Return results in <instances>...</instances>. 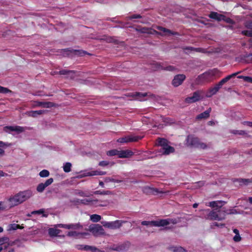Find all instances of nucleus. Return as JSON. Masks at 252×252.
<instances>
[{
  "label": "nucleus",
  "instance_id": "obj_1",
  "mask_svg": "<svg viewBox=\"0 0 252 252\" xmlns=\"http://www.w3.org/2000/svg\"><path fill=\"white\" fill-rule=\"evenodd\" d=\"M200 217L209 220H221L225 218V210L222 209H214L210 211L209 209L202 210Z\"/></svg>",
  "mask_w": 252,
  "mask_h": 252
},
{
  "label": "nucleus",
  "instance_id": "obj_2",
  "mask_svg": "<svg viewBox=\"0 0 252 252\" xmlns=\"http://www.w3.org/2000/svg\"><path fill=\"white\" fill-rule=\"evenodd\" d=\"M33 195V191L27 189L16 194L9 199L10 207H14L22 203Z\"/></svg>",
  "mask_w": 252,
  "mask_h": 252
},
{
  "label": "nucleus",
  "instance_id": "obj_3",
  "mask_svg": "<svg viewBox=\"0 0 252 252\" xmlns=\"http://www.w3.org/2000/svg\"><path fill=\"white\" fill-rule=\"evenodd\" d=\"M179 221L176 219H167L164 220H160L156 221H143L141 224L143 225L150 226H164L169 224H176Z\"/></svg>",
  "mask_w": 252,
  "mask_h": 252
},
{
  "label": "nucleus",
  "instance_id": "obj_4",
  "mask_svg": "<svg viewBox=\"0 0 252 252\" xmlns=\"http://www.w3.org/2000/svg\"><path fill=\"white\" fill-rule=\"evenodd\" d=\"M56 227L64 228L67 229L79 230L82 228V226L79 223H71L68 224H58L56 225ZM86 233H79L76 231H70L67 233V235L69 237H78L79 235H87Z\"/></svg>",
  "mask_w": 252,
  "mask_h": 252
},
{
  "label": "nucleus",
  "instance_id": "obj_5",
  "mask_svg": "<svg viewBox=\"0 0 252 252\" xmlns=\"http://www.w3.org/2000/svg\"><path fill=\"white\" fill-rule=\"evenodd\" d=\"M187 145L189 146H193L200 149H205L207 148V145L200 142L199 139L192 135L188 136L186 139Z\"/></svg>",
  "mask_w": 252,
  "mask_h": 252
},
{
  "label": "nucleus",
  "instance_id": "obj_6",
  "mask_svg": "<svg viewBox=\"0 0 252 252\" xmlns=\"http://www.w3.org/2000/svg\"><path fill=\"white\" fill-rule=\"evenodd\" d=\"M3 130L5 132L15 135L23 132L25 128L19 126H10L3 127Z\"/></svg>",
  "mask_w": 252,
  "mask_h": 252
},
{
  "label": "nucleus",
  "instance_id": "obj_7",
  "mask_svg": "<svg viewBox=\"0 0 252 252\" xmlns=\"http://www.w3.org/2000/svg\"><path fill=\"white\" fill-rule=\"evenodd\" d=\"M125 221L121 220H116L113 221H101V224L103 226L110 229H117L120 228Z\"/></svg>",
  "mask_w": 252,
  "mask_h": 252
},
{
  "label": "nucleus",
  "instance_id": "obj_8",
  "mask_svg": "<svg viewBox=\"0 0 252 252\" xmlns=\"http://www.w3.org/2000/svg\"><path fill=\"white\" fill-rule=\"evenodd\" d=\"M203 96L204 94L203 92L197 91L194 92L191 96L187 97L185 101L188 103H193L201 99Z\"/></svg>",
  "mask_w": 252,
  "mask_h": 252
},
{
  "label": "nucleus",
  "instance_id": "obj_9",
  "mask_svg": "<svg viewBox=\"0 0 252 252\" xmlns=\"http://www.w3.org/2000/svg\"><path fill=\"white\" fill-rule=\"evenodd\" d=\"M89 229L90 231L95 236L104 234V230L102 226L98 224L90 225Z\"/></svg>",
  "mask_w": 252,
  "mask_h": 252
},
{
  "label": "nucleus",
  "instance_id": "obj_10",
  "mask_svg": "<svg viewBox=\"0 0 252 252\" xmlns=\"http://www.w3.org/2000/svg\"><path fill=\"white\" fill-rule=\"evenodd\" d=\"M141 138L139 136H127L119 138L117 140V142L121 143L135 142Z\"/></svg>",
  "mask_w": 252,
  "mask_h": 252
},
{
  "label": "nucleus",
  "instance_id": "obj_11",
  "mask_svg": "<svg viewBox=\"0 0 252 252\" xmlns=\"http://www.w3.org/2000/svg\"><path fill=\"white\" fill-rule=\"evenodd\" d=\"M186 76L183 74L176 75L172 81V84L174 87H178L180 85L185 79Z\"/></svg>",
  "mask_w": 252,
  "mask_h": 252
},
{
  "label": "nucleus",
  "instance_id": "obj_12",
  "mask_svg": "<svg viewBox=\"0 0 252 252\" xmlns=\"http://www.w3.org/2000/svg\"><path fill=\"white\" fill-rule=\"evenodd\" d=\"M106 174L105 171H99V170H91V171H85L83 175V176H93L96 175H104Z\"/></svg>",
  "mask_w": 252,
  "mask_h": 252
},
{
  "label": "nucleus",
  "instance_id": "obj_13",
  "mask_svg": "<svg viewBox=\"0 0 252 252\" xmlns=\"http://www.w3.org/2000/svg\"><path fill=\"white\" fill-rule=\"evenodd\" d=\"M148 95L147 93H133L129 95V96H131L133 99H135L138 100L139 101H143L146 100L145 97Z\"/></svg>",
  "mask_w": 252,
  "mask_h": 252
},
{
  "label": "nucleus",
  "instance_id": "obj_14",
  "mask_svg": "<svg viewBox=\"0 0 252 252\" xmlns=\"http://www.w3.org/2000/svg\"><path fill=\"white\" fill-rule=\"evenodd\" d=\"M134 154L133 152L129 150L119 151V158H128Z\"/></svg>",
  "mask_w": 252,
  "mask_h": 252
},
{
  "label": "nucleus",
  "instance_id": "obj_15",
  "mask_svg": "<svg viewBox=\"0 0 252 252\" xmlns=\"http://www.w3.org/2000/svg\"><path fill=\"white\" fill-rule=\"evenodd\" d=\"M155 68L156 69H162V70H165L167 71H172L175 69V68L171 65H169L166 67H165L163 64H161L160 63H155Z\"/></svg>",
  "mask_w": 252,
  "mask_h": 252
},
{
  "label": "nucleus",
  "instance_id": "obj_16",
  "mask_svg": "<svg viewBox=\"0 0 252 252\" xmlns=\"http://www.w3.org/2000/svg\"><path fill=\"white\" fill-rule=\"evenodd\" d=\"M34 106L36 107L41 106L43 108H51L54 106V104L51 102L36 101Z\"/></svg>",
  "mask_w": 252,
  "mask_h": 252
},
{
  "label": "nucleus",
  "instance_id": "obj_17",
  "mask_svg": "<svg viewBox=\"0 0 252 252\" xmlns=\"http://www.w3.org/2000/svg\"><path fill=\"white\" fill-rule=\"evenodd\" d=\"M220 88L216 85L214 87L210 89L206 93L205 96L207 97H211L214 94H216Z\"/></svg>",
  "mask_w": 252,
  "mask_h": 252
},
{
  "label": "nucleus",
  "instance_id": "obj_18",
  "mask_svg": "<svg viewBox=\"0 0 252 252\" xmlns=\"http://www.w3.org/2000/svg\"><path fill=\"white\" fill-rule=\"evenodd\" d=\"M87 197V198H84L83 199H77L75 201V202L78 204H82L84 205L91 206L93 198H92L89 195V197Z\"/></svg>",
  "mask_w": 252,
  "mask_h": 252
},
{
  "label": "nucleus",
  "instance_id": "obj_19",
  "mask_svg": "<svg viewBox=\"0 0 252 252\" xmlns=\"http://www.w3.org/2000/svg\"><path fill=\"white\" fill-rule=\"evenodd\" d=\"M240 71L237 72L236 73H234L231 75L227 76L224 78L222 79L218 84H217L220 88L226 82H227L229 80H230L232 77L235 76L238 74L240 73Z\"/></svg>",
  "mask_w": 252,
  "mask_h": 252
},
{
  "label": "nucleus",
  "instance_id": "obj_20",
  "mask_svg": "<svg viewBox=\"0 0 252 252\" xmlns=\"http://www.w3.org/2000/svg\"><path fill=\"white\" fill-rule=\"evenodd\" d=\"M211 111V108H209L204 112L199 114L197 116L196 119L198 120L205 119L208 118L210 116V113Z\"/></svg>",
  "mask_w": 252,
  "mask_h": 252
},
{
  "label": "nucleus",
  "instance_id": "obj_21",
  "mask_svg": "<svg viewBox=\"0 0 252 252\" xmlns=\"http://www.w3.org/2000/svg\"><path fill=\"white\" fill-rule=\"evenodd\" d=\"M47 112L46 110H36V111H30L27 112V114L29 116H31L32 117H36L37 115H42Z\"/></svg>",
  "mask_w": 252,
  "mask_h": 252
},
{
  "label": "nucleus",
  "instance_id": "obj_22",
  "mask_svg": "<svg viewBox=\"0 0 252 252\" xmlns=\"http://www.w3.org/2000/svg\"><path fill=\"white\" fill-rule=\"evenodd\" d=\"M213 75L212 71L206 72L198 77V79L201 81L207 80L210 76Z\"/></svg>",
  "mask_w": 252,
  "mask_h": 252
},
{
  "label": "nucleus",
  "instance_id": "obj_23",
  "mask_svg": "<svg viewBox=\"0 0 252 252\" xmlns=\"http://www.w3.org/2000/svg\"><path fill=\"white\" fill-rule=\"evenodd\" d=\"M209 17L212 19L217 20L218 21H222L223 18V15L220 14L217 12H212L209 14Z\"/></svg>",
  "mask_w": 252,
  "mask_h": 252
},
{
  "label": "nucleus",
  "instance_id": "obj_24",
  "mask_svg": "<svg viewBox=\"0 0 252 252\" xmlns=\"http://www.w3.org/2000/svg\"><path fill=\"white\" fill-rule=\"evenodd\" d=\"M222 205H223V202L222 201L217 200V201H213L210 202L209 203L208 206L211 207H212V208H215V207H220L222 206Z\"/></svg>",
  "mask_w": 252,
  "mask_h": 252
},
{
  "label": "nucleus",
  "instance_id": "obj_25",
  "mask_svg": "<svg viewBox=\"0 0 252 252\" xmlns=\"http://www.w3.org/2000/svg\"><path fill=\"white\" fill-rule=\"evenodd\" d=\"M103 201L95 199H92L91 206L94 207H101L106 205L105 204H102Z\"/></svg>",
  "mask_w": 252,
  "mask_h": 252
},
{
  "label": "nucleus",
  "instance_id": "obj_26",
  "mask_svg": "<svg viewBox=\"0 0 252 252\" xmlns=\"http://www.w3.org/2000/svg\"><path fill=\"white\" fill-rule=\"evenodd\" d=\"M60 230L56 228H51L48 230L49 234L51 236H57L60 234Z\"/></svg>",
  "mask_w": 252,
  "mask_h": 252
},
{
  "label": "nucleus",
  "instance_id": "obj_27",
  "mask_svg": "<svg viewBox=\"0 0 252 252\" xmlns=\"http://www.w3.org/2000/svg\"><path fill=\"white\" fill-rule=\"evenodd\" d=\"M162 150L163 151V154L164 155H168L174 152V148L168 145L164 147Z\"/></svg>",
  "mask_w": 252,
  "mask_h": 252
},
{
  "label": "nucleus",
  "instance_id": "obj_28",
  "mask_svg": "<svg viewBox=\"0 0 252 252\" xmlns=\"http://www.w3.org/2000/svg\"><path fill=\"white\" fill-rule=\"evenodd\" d=\"M158 146H160L162 147V149L165 147L166 146H167V141L164 139V138H158L157 140V143Z\"/></svg>",
  "mask_w": 252,
  "mask_h": 252
},
{
  "label": "nucleus",
  "instance_id": "obj_29",
  "mask_svg": "<svg viewBox=\"0 0 252 252\" xmlns=\"http://www.w3.org/2000/svg\"><path fill=\"white\" fill-rule=\"evenodd\" d=\"M158 29L161 32H163L165 35H169V34H175L176 33H174L172 32L171 31L166 29L162 27H158Z\"/></svg>",
  "mask_w": 252,
  "mask_h": 252
},
{
  "label": "nucleus",
  "instance_id": "obj_30",
  "mask_svg": "<svg viewBox=\"0 0 252 252\" xmlns=\"http://www.w3.org/2000/svg\"><path fill=\"white\" fill-rule=\"evenodd\" d=\"M60 74L65 75H66L67 77L70 76L71 77H73L74 72L73 71H68L66 70H63L59 72Z\"/></svg>",
  "mask_w": 252,
  "mask_h": 252
},
{
  "label": "nucleus",
  "instance_id": "obj_31",
  "mask_svg": "<svg viewBox=\"0 0 252 252\" xmlns=\"http://www.w3.org/2000/svg\"><path fill=\"white\" fill-rule=\"evenodd\" d=\"M101 219V217L100 215L97 214L92 215L90 216V220L94 222H96L99 221Z\"/></svg>",
  "mask_w": 252,
  "mask_h": 252
},
{
  "label": "nucleus",
  "instance_id": "obj_32",
  "mask_svg": "<svg viewBox=\"0 0 252 252\" xmlns=\"http://www.w3.org/2000/svg\"><path fill=\"white\" fill-rule=\"evenodd\" d=\"M107 155L109 156H117L119 158V150L116 149L110 150L107 152Z\"/></svg>",
  "mask_w": 252,
  "mask_h": 252
},
{
  "label": "nucleus",
  "instance_id": "obj_33",
  "mask_svg": "<svg viewBox=\"0 0 252 252\" xmlns=\"http://www.w3.org/2000/svg\"><path fill=\"white\" fill-rule=\"evenodd\" d=\"M71 164L70 162H66L63 164V169L65 172H69L71 171Z\"/></svg>",
  "mask_w": 252,
  "mask_h": 252
},
{
  "label": "nucleus",
  "instance_id": "obj_34",
  "mask_svg": "<svg viewBox=\"0 0 252 252\" xmlns=\"http://www.w3.org/2000/svg\"><path fill=\"white\" fill-rule=\"evenodd\" d=\"M49 175H50V173H49V171H48L47 170H46V169H44V170L41 171L39 173V175L40 176V177H42V178L47 177L49 176Z\"/></svg>",
  "mask_w": 252,
  "mask_h": 252
},
{
  "label": "nucleus",
  "instance_id": "obj_35",
  "mask_svg": "<svg viewBox=\"0 0 252 252\" xmlns=\"http://www.w3.org/2000/svg\"><path fill=\"white\" fill-rule=\"evenodd\" d=\"M19 228V225L18 224L13 223L10 224L8 225L7 227L8 231L15 230Z\"/></svg>",
  "mask_w": 252,
  "mask_h": 252
},
{
  "label": "nucleus",
  "instance_id": "obj_36",
  "mask_svg": "<svg viewBox=\"0 0 252 252\" xmlns=\"http://www.w3.org/2000/svg\"><path fill=\"white\" fill-rule=\"evenodd\" d=\"M204 184L205 183L204 181H199L194 183L192 185V187L193 188V189H197L198 188L203 186Z\"/></svg>",
  "mask_w": 252,
  "mask_h": 252
},
{
  "label": "nucleus",
  "instance_id": "obj_37",
  "mask_svg": "<svg viewBox=\"0 0 252 252\" xmlns=\"http://www.w3.org/2000/svg\"><path fill=\"white\" fill-rule=\"evenodd\" d=\"M46 188V187L45 186L43 183H41L37 186L36 188V190L39 192H42L44 191Z\"/></svg>",
  "mask_w": 252,
  "mask_h": 252
},
{
  "label": "nucleus",
  "instance_id": "obj_38",
  "mask_svg": "<svg viewBox=\"0 0 252 252\" xmlns=\"http://www.w3.org/2000/svg\"><path fill=\"white\" fill-rule=\"evenodd\" d=\"M11 93H12V91H10V90H9L8 88L0 86V93L5 94Z\"/></svg>",
  "mask_w": 252,
  "mask_h": 252
},
{
  "label": "nucleus",
  "instance_id": "obj_39",
  "mask_svg": "<svg viewBox=\"0 0 252 252\" xmlns=\"http://www.w3.org/2000/svg\"><path fill=\"white\" fill-rule=\"evenodd\" d=\"M75 194L82 197H89V193L82 190H77Z\"/></svg>",
  "mask_w": 252,
  "mask_h": 252
},
{
  "label": "nucleus",
  "instance_id": "obj_40",
  "mask_svg": "<svg viewBox=\"0 0 252 252\" xmlns=\"http://www.w3.org/2000/svg\"><path fill=\"white\" fill-rule=\"evenodd\" d=\"M136 30L139 32L141 33H151L152 32H150V30L146 28H142L140 29H136Z\"/></svg>",
  "mask_w": 252,
  "mask_h": 252
},
{
  "label": "nucleus",
  "instance_id": "obj_41",
  "mask_svg": "<svg viewBox=\"0 0 252 252\" xmlns=\"http://www.w3.org/2000/svg\"><path fill=\"white\" fill-rule=\"evenodd\" d=\"M79 249H83L87 251H94L96 249L94 247H91V246H87V245L81 246V248H80Z\"/></svg>",
  "mask_w": 252,
  "mask_h": 252
},
{
  "label": "nucleus",
  "instance_id": "obj_42",
  "mask_svg": "<svg viewBox=\"0 0 252 252\" xmlns=\"http://www.w3.org/2000/svg\"><path fill=\"white\" fill-rule=\"evenodd\" d=\"M242 33L243 35L249 36V37H252V30H245L243 31L242 32ZM251 42H252V39L250 40Z\"/></svg>",
  "mask_w": 252,
  "mask_h": 252
},
{
  "label": "nucleus",
  "instance_id": "obj_43",
  "mask_svg": "<svg viewBox=\"0 0 252 252\" xmlns=\"http://www.w3.org/2000/svg\"><path fill=\"white\" fill-rule=\"evenodd\" d=\"M187 49H189L191 51H195L197 52H204V49L200 48L188 47V48H187Z\"/></svg>",
  "mask_w": 252,
  "mask_h": 252
},
{
  "label": "nucleus",
  "instance_id": "obj_44",
  "mask_svg": "<svg viewBox=\"0 0 252 252\" xmlns=\"http://www.w3.org/2000/svg\"><path fill=\"white\" fill-rule=\"evenodd\" d=\"M239 212H237L236 209H231L227 210H225V215H229V214H238Z\"/></svg>",
  "mask_w": 252,
  "mask_h": 252
},
{
  "label": "nucleus",
  "instance_id": "obj_45",
  "mask_svg": "<svg viewBox=\"0 0 252 252\" xmlns=\"http://www.w3.org/2000/svg\"><path fill=\"white\" fill-rule=\"evenodd\" d=\"M245 27L249 29H252V22L250 21H247L244 23Z\"/></svg>",
  "mask_w": 252,
  "mask_h": 252
},
{
  "label": "nucleus",
  "instance_id": "obj_46",
  "mask_svg": "<svg viewBox=\"0 0 252 252\" xmlns=\"http://www.w3.org/2000/svg\"><path fill=\"white\" fill-rule=\"evenodd\" d=\"M53 179L51 178H49L48 179H47L45 183H43V184H44L45 186L46 187H48L49 186H50L51 184H52V183L53 182Z\"/></svg>",
  "mask_w": 252,
  "mask_h": 252
},
{
  "label": "nucleus",
  "instance_id": "obj_47",
  "mask_svg": "<svg viewBox=\"0 0 252 252\" xmlns=\"http://www.w3.org/2000/svg\"><path fill=\"white\" fill-rule=\"evenodd\" d=\"M222 21H224L225 22L229 23V24H233L234 23L233 21L231 19H230L229 18H227L224 15H223V18L222 20Z\"/></svg>",
  "mask_w": 252,
  "mask_h": 252
},
{
  "label": "nucleus",
  "instance_id": "obj_48",
  "mask_svg": "<svg viewBox=\"0 0 252 252\" xmlns=\"http://www.w3.org/2000/svg\"><path fill=\"white\" fill-rule=\"evenodd\" d=\"M141 18V16L139 14H133L130 16L127 17V19L132 20L133 19H138Z\"/></svg>",
  "mask_w": 252,
  "mask_h": 252
},
{
  "label": "nucleus",
  "instance_id": "obj_49",
  "mask_svg": "<svg viewBox=\"0 0 252 252\" xmlns=\"http://www.w3.org/2000/svg\"><path fill=\"white\" fill-rule=\"evenodd\" d=\"M234 134H239V135H243L246 133L245 131L244 130H234L232 132Z\"/></svg>",
  "mask_w": 252,
  "mask_h": 252
},
{
  "label": "nucleus",
  "instance_id": "obj_50",
  "mask_svg": "<svg viewBox=\"0 0 252 252\" xmlns=\"http://www.w3.org/2000/svg\"><path fill=\"white\" fill-rule=\"evenodd\" d=\"M109 164L108 161H101L99 162L98 165L100 166H105Z\"/></svg>",
  "mask_w": 252,
  "mask_h": 252
},
{
  "label": "nucleus",
  "instance_id": "obj_51",
  "mask_svg": "<svg viewBox=\"0 0 252 252\" xmlns=\"http://www.w3.org/2000/svg\"><path fill=\"white\" fill-rule=\"evenodd\" d=\"M214 226H217V227H223L224 226V224H222V223H219L218 222H215L213 223L212 225V227H213Z\"/></svg>",
  "mask_w": 252,
  "mask_h": 252
},
{
  "label": "nucleus",
  "instance_id": "obj_52",
  "mask_svg": "<svg viewBox=\"0 0 252 252\" xmlns=\"http://www.w3.org/2000/svg\"><path fill=\"white\" fill-rule=\"evenodd\" d=\"M114 179L110 177H106L104 179V182L106 183H108L110 182H114Z\"/></svg>",
  "mask_w": 252,
  "mask_h": 252
},
{
  "label": "nucleus",
  "instance_id": "obj_53",
  "mask_svg": "<svg viewBox=\"0 0 252 252\" xmlns=\"http://www.w3.org/2000/svg\"><path fill=\"white\" fill-rule=\"evenodd\" d=\"M44 211L42 209H40L39 210H37V211H32V214H42L43 213Z\"/></svg>",
  "mask_w": 252,
  "mask_h": 252
},
{
  "label": "nucleus",
  "instance_id": "obj_54",
  "mask_svg": "<svg viewBox=\"0 0 252 252\" xmlns=\"http://www.w3.org/2000/svg\"><path fill=\"white\" fill-rule=\"evenodd\" d=\"M3 145V143L0 141V157L2 156L4 154V150L1 148Z\"/></svg>",
  "mask_w": 252,
  "mask_h": 252
},
{
  "label": "nucleus",
  "instance_id": "obj_55",
  "mask_svg": "<svg viewBox=\"0 0 252 252\" xmlns=\"http://www.w3.org/2000/svg\"><path fill=\"white\" fill-rule=\"evenodd\" d=\"M233 240L235 242H239L241 240V237L239 234L235 235V236L233 238Z\"/></svg>",
  "mask_w": 252,
  "mask_h": 252
},
{
  "label": "nucleus",
  "instance_id": "obj_56",
  "mask_svg": "<svg viewBox=\"0 0 252 252\" xmlns=\"http://www.w3.org/2000/svg\"><path fill=\"white\" fill-rule=\"evenodd\" d=\"M244 81L247 82L252 83V77L249 76H246L245 77Z\"/></svg>",
  "mask_w": 252,
  "mask_h": 252
},
{
  "label": "nucleus",
  "instance_id": "obj_57",
  "mask_svg": "<svg viewBox=\"0 0 252 252\" xmlns=\"http://www.w3.org/2000/svg\"><path fill=\"white\" fill-rule=\"evenodd\" d=\"M248 182H249V180L243 179H240V182L241 183V184L247 185L248 184Z\"/></svg>",
  "mask_w": 252,
  "mask_h": 252
},
{
  "label": "nucleus",
  "instance_id": "obj_58",
  "mask_svg": "<svg viewBox=\"0 0 252 252\" xmlns=\"http://www.w3.org/2000/svg\"><path fill=\"white\" fill-rule=\"evenodd\" d=\"M109 192L108 191H103L101 192L100 191H95V194H108Z\"/></svg>",
  "mask_w": 252,
  "mask_h": 252
},
{
  "label": "nucleus",
  "instance_id": "obj_59",
  "mask_svg": "<svg viewBox=\"0 0 252 252\" xmlns=\"http://www.w3.org/2000/svg\"><path fill=\"white\" fill-rule=\"evenodd\" d=\"M243 124L244 125H247V126H249L250 127L252 126V122H251L245 121L243 122Z\"/></svg>",
  "mask_w": 252,
  "mask_h": 252
},
{
  "label": "nucleus",
  "instance_id": "obj_60",
  "mask_svg": "<svg viewBox=\"0 0 252 252\" xmlns=\"http://www.w3.org/2000/svg\"><path fill=\"white\" fill-rule=\"evenodd\" d=\"M163 121L167 124H170L173 123L167 118H164Z\"/></svg>",
  "mask_w": 252,
  "mask_h": 252
},
{
  "label": "nucleus",
  "instance_id": "obj_61",
  "mask_svg": "<svg viewBox=\"0 0 252 252\" xmlns=\"http://www.w3.org/2000/svg\"><path fill=\"white\" fill-rule=\"evenodd\" d=\"M162 192L161 191H158V190L157 189H153V193L156 194H158V193H161Z\"/></svg>",
  "mask_w": 252,
  "mask_h": 252
},
{
  "label": "nucleus",
  "instance_id": "obj_62",
  "mask_svg": "<svg viewBox=\"0 0 252 252\" xmlns=\"http://www.w3.org/2000/svg\"><path fill=\"white\" fill-rule=\"evenodd\" d=\"M4 209L5 208L3 205L2 202L0 201V210H4Z\"/></svg>",
  "mask_w": 252,
  "mask_h": 252
},
{
  "label": "nucleus",
  "instance_id": "obj_63",
  "mask_svg": "<svg viewBox=\"0 0 252 252\" xmlns=\"http://www.w3.org/2000/svg\"><path fill=\"white\" fill-rule=\"evenodd\" d=\"M182 249L181 247L175 248L173 250L174 252H177V251H180Z\"/></svg>",
  "mask_w": 252,
  "mask_h": 252
},
{
  "label": "nucleus",
  "instance_id": "obj_64",
  "mask_svg": "<svg viewBox=\"0 0 252 252\" xmlns=\"http://www.w3.org/2000/svg\"><path fill=\"white\" fill-rule=\"evenodd\" d=\"M233 232L236 234V235H238L239 234V230L237 229H234L233 230Z\"/></svg>",
  "mask_w": 252,
  "mask_h": 252
}]
</instances>
